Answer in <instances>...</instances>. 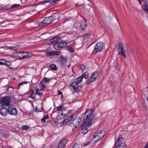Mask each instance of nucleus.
<instances>
[{"mask_svg":"<svg viewBox=\"0 0 148 148\" xmlns=\"http://www.w3.org/2000/svg\"><path fill=\"white\" fill-rule=\"evenodd\" d=\"M82 116L84 120L80 126V127L82 130V133L84 134L86 133L89 130L88 129L89 127L95 122V120L97 118L95 115H93L92 111L91 109H88L86 110V112L83 114Z\"/></svg>","mask_w":148,"mask_h":148,"instance_id":"nucleus-1","label":"nucleus"},{"mask_svg":"<svg viewBox=\"0 0 148 148\" xmlns=\"http://www.w3.org/2000/svg\"><path fill=\"white\" fill-rule=\"evenodd\" d=\"M61 39L62 37H60L53 38L47 42V44L53 43V47L57 50L64 48L66 45L67 43L65 41H62Z\"/></svg>","mask_w":148,"mask_h":148,"instance_id":"nucleus-2","label":"nucleus"},{"mask_svg":"<svg viewBox=\"0 0 148 148\" xmlns=\"http://www.w3.org/2000/svg\"><path fill=\"white\" fill-rule=\"evenodd\" d=\"M44 82H46V77H44L43 79H42L40 81L39 85V88H37L35 89V90L36 95H42V93L39 92V91L43 90L45 87V84L44 83Z\"/></svg>","mask_w":148,"mask_h":148,"instance_id":"nucleus-3","label":"nucleus"},{"mask_svg":"<svg viewBox=\"0 0 148 148\" xmlns=\"http://www.w3.org/2000/svg\"><path fill=\"white\" fill-rule=\"evenodd\" d=\"M81 120L80 117L79 116H76L73 118L71 121V123L69 125L72 127H74L75 129L79 125L81 122Z\"/></svg>","mask_w":148,"mask_h":148,"instance_id":"nucleus-4","label":"nucleus"},{"mask_svg":"<svg viewBox=\"0 0 148 148\" xmlns=\"http://www.w3.org/2000/svg\"><path fill=\"white\" fill-rule=\"evenodd\" d=\"M83 78L81 76L77 78L75 80V82H73L71 85V87L73 90L74 91H77L78 88V84L82 82Z\"/></svg>","mask_w":148,"mask_h":148,"instance_id":"nucleus-5","label":"nucleus"},{"mask_svg":"<svg viewBox=\"0 0 148 148\" xmlns=\"http://www.w3.org/2000/svg\"><path fill=\"white\" fill-rule=\"evenodd\" d=\"M118 47L117 49L119 51L118 54H120L125 58H126V56L125 54V51L124 50V47L123 44L121 42L117 44Z\"/></svg>","mask_w":148,"mask_h":148,"instance_id":"nucleus-6","label":"nucleus"},{"mask_svg":"<svg viewBox=\"0 0 148 148\" xmlns=\"http://www.w3.org/2000/svg\"><path fill=\"white\" fill-rule=\"evenodd\" d=\"M10 97L7 96L4 97L1 100L0 103L2 104L1 106H3V107L10 106Z\"/></svg>","mask_w":148,"mask_h":148,"instance_id":"nucleus-7","label":"nucleus"},{"mask_svg":"<svg viewBox=\"0 0 148 148\" xmlns=\"http://www.w3.org/2000/svg\"><path fill=\"white\" fill-rule=\"evenodd\" d=\"M99 72L95 71L92 74L91 76L89 78L86 82V84L88 85L90 83L94 82L97 79V77L98 75Z\"/></svg>","mask_w":148,"mask_h":148,"instance_id":"nucleus-8","label":"nucleus"},{"mask_svg":"<svg viewBox=\"0 0 148 148\" xmlns=\"http://www.w3.org/2000/svg\"><path fill=\"white\" fill-rule=\"evenodd\" d=\"M8 113L13 115H16L17 114V110L15 107L12 106H9L8 107Z\"/></svg>","mask_w":148,"mask_h":148,"instance_id":"nucleus-9","label":"nucleus"},{"mask_svg":"<svg viewBox=\"0 0 148 148\" xmlns=\"http://www.w3.org/2000/svg\"><path fill=\"white\" fill-rule=\"evenodd\" d=\"M103 47V44L102 42H100L97 43L95 47L94 52L95 53L101 51Z\"/></svg>","mask_w":148,"mask_h":148,"instance_id":"nucleus-10","label":"nucleus"},{"mask_svg":"<svg viewBox=\"0 0 148 148\" xmlns=\"http://www.w3.org/2000/svg\"><path fill=\"white\" fill-rule=\"evenodd\" d=\"M102 132H104V130H99L97 132L95 133V134L93 135V136L95 138L96 136H98L99 138L97 139L95 141V142H93V145H95V143L97 142L100 140L102 138H103L105 136V134H103L102 135H99L100 134L102 133Z\"/></svg>","mask_w":148,"mask_h":148,"instance_id":"nucleus-11","label":"nucleus"},{"mask_svg":"<svg viewBox=\"0 0 148 148\" xmlns=\"http://www.w3.org/2000/svg\"><path fill=\"white\" fill-rule=\"evenodd\" d=\"M73 114L71 115L70 116L68 117L66 119H64L62 123V125L64 126L67 124V125H69L71 123V121L73 118Z\"/></svg>","mask_w":148,"mask_h":148,"instance_id":"nucleus-12","label":"nucleus"},{"mask_svg":"<svg viewBox=\"0 0 148 148\" xmlns=\"http://www.w3.org/2000/svg\"><path fill=\"white\" fill-rule=\"evenodd\" d=\"M68 141V140L65 138L61 140L59 142L57 148H64Z\"/></svg>","mask_w":148,"mask_h":148,"instance_id":"nucleus-13","label":"nucleus"},{"mask_svg":"<svg viewBox=\"0 0 148 148\" xmlns=\"http://www.w3.org/2000/svg\"><path fill=\"white\" fill-rule=\"evenodd\" d=\"M8 107L4 106H1L0 109V113L3 116H5L8 113Z\"/></svg>","mask_w":148,"mask_h":148,"instance_id":"nucleus-14","label":"nucleus"},{"mask_svg":"<svg viewBox=\"0 0 148 148\" xmlns=\"http://www.w3.org/2000/svg\"><path fill=\"white\" fill-rule=\"evenodd\" d=\"M148 105V97L142 98V106L143 108L147 109Z\"/></svg>","mask_w":148,"mask_h":148,"instance_id":"nucleus-15","label":"nucleus"},{"mask_svg":"<svg viewBox=\"0 0 148 148\" xmlns=\"http://www.w3.org/2000/svg\"><path fill=\"white\" fill-rule=\"evenodd\" d=\"M60 63L62 66H64L66 65L67 61V59L64 58L62 55L60 56Z\"/></svg>","mask_w":148,"mask_h":148,"instance_id":"nucleus-16","label":"nucleus"},{"mask_svg":"<svg viewBox=\"0 0 148 148\" xmlns=\"http://www.w3.org/2000/svg\"><path fill=\"white\" fill-rule=\"evenodd\" d=\"M148 87L143 90L142 98L148 97Z\"/></svg>","mask_w":148,"mask_h":148,"instance_id":"nucleus-17","label":"nucleus"},{"mask_svg":"<svg viewBox=\"0 0 148 148\" xmlns=\"http://www.w3.org/2000/svg\"><path fill=\"white\" fill-rule=\"evenodd\" d=\"M117 145L115 148H126L127 146L125 143H116L115 146Z\"/></svg>","mask_w":148,"mask_h":148,"instance_id":"nucleus-18","label":"nucleus"},{"mask_svg":"<svg viewBox=\"0 0 148 148\" xmlns=\"http://www.w3.org/2000/svg\"><path fill=\"white\" fill-rule=\"evenodd\" d=\"M53 18L52 16L47 17V25L51 23L53 21Z\"/></svg>","mask_w":148,"mask_h":148,"instance_id":"nucleus-19","label":"nucleus"},{"mask_svg":"<svg viewBox=\"0 0 148 148\" xmlns=\"http://www.w3.org/2000/svg\"><path fill=\"white\" fill-rule=\"evenodd\" d=\"M49 68L50 69L54 71H56L57 69V67L54 64H50L49 66Z\"/></svg>","mask_w":148,"mask_h":148,"instance_id":"nucleus-20","label":"nucleus"},{"mask_svg":"<svg viewBox=\"0 0 148 148\" xmlns=\"http://www.w3.org/2000/svg\"><path fill=\"white\" fill-rule=\"evenodd\" d=\"M65 114L62 113L58 115L56 118V119L58 121H60L65 116Z\"/></svg>","mask_w":148,"mask_h":148,"instance_id":"nucleus-21","label":"nucleus"},{"mask_svg":"<svg viewBox=\"0 0 148 148\" xmlns=\"http://www.w3.org/2000/svg\"><path fill=\"white\" fill-rule=\"evenodd\" d=\"M46 18L41 22L38 23V25L40 26H45L46 25V22L45 20Z\"/></svg>","mask_w":148,"mask_h":148,"instance_id":"nucleus-22","label":"nucleus"},{"mask_svg":"<svg viewBox=\"0 0 148 148\" xmlns=\"http://www.w3.org/2000/svg\"><path fill=\"white\" fill-rule=\"evenodd\" d=\"M117 142L118 143H125L124 138L123 137H119L117 140Z\"/></svg>","mask_w":148,"mask_h":148,"instance_id":"nucleus-23","label":"nucleus"},{"mask_svg":"<svg viewBox=\"0 0 148 148\" xmlns=\"http://www.w3.org/2000/svg\"><path fill=\"white\" fill-rule=\"evenodd\" d=\"M0 60H2L4 61L5 63V64L4 65H6L8 66H10L11 65V63L10 61H6L4 59H0Z\"/></svg>","mask_w":148,"mask_h":148,"instance_id":"nucleus-24","label":"nucleus"},{"mask_svg":"<svg viewBox=\"0 0 148 148\" xmlns=\"http://www.w3.org/2000/svg\"><path fill=\"white\" fill-rule=\"evenodd\" d=\"M38 106H36L35 107V111L37 112H42L43 110V109L42 108H39Z\"/></svg>","mask_w":148,"mask_h":148,"instance_id":"nucleus-25","label":"nucleus"},{"mask_svg":"<svg viewBox=\"0 0 148 148\" xmlns=\"http://www.w3.org/2000/svg\"><path fill=\"white\" fill-rule=\"evenodd\" d=\"M87 26V24L82 22L80 25V27L82 30H84L86 29Z\"/></svg>","mask_w":148,"mask_h":148,"instance_id":"nucleus-26","label":"nucleus"},{"mask_svg":"<svg viewBox=\"0 0 148 148\" xmlns=\"http://www.w3.org/2000/svg\"><path fill=\"white\" fill-rule=\"evenodd\" d=\"M89 73L87 72H86L84 73H83L81 75L82 78H87L88 76Z\"/></svg>","mask_w":148,"mask_h":148,"instance_id":"nucleus-27","label":"nucleus"},{"mask_svg":"<svg viewBox=\"0 0 148 148\" xmlns=\"http://www.w3.org/2000/svg\"><path fill=\"white\" fill-rule=\"evenodd\" d=\"M13 88L11 86H9L7 89V91L8 92L9 94H11L13 91Z\"/></svg>","mask_w":148,"mask_h":148,"instance_id":"nucleus-28","label":"nucleus"},{"mask_svg":"<svg viewBox=\"0 0 148 148\" xmlns=\"http://www.w3.org/2000/svg\"><path fill=\"white\" fill-rule=\"evenodd\" d=\"M27 54L26 55L27 56V58H31L33 55V53L32 52H27Z\"/></svg>","mask_w":148,"mask_h":148,"instance_id":"nucleus-29","label":"nucleus"},{"mask_svg":"<svg viewBox=\"0 0 148 148\" xmlns=\"http://www.w3.org/2000/svg\"><path fill=\"white\" fill-rule=\"evenodd\" d=\"M66 49L69 51L73 52L74 51V50L70 46H67L66 47Z\"/></svg>","mask_w":148,"mask_h":148,"instance_id":"nucleus-30","label":"nucleus"},{"mask_svg":"<svg viewBox=\"0 0 148 148\" xmlns=\"http://www.w3.org/2000/svg\"><path fill=\"white\" fill-rule=\"evenodd\" d=\"M54 55V51H47V56H52Z\"/></svg>","mask_w":148,"mask_h":148,"instance_id":"nucleus-31","label":"nucleus"},{"mask_svg":"<svg viewBox=\"0 0 148 148\" xmlns=\"http://www.w3.org/2000/svg\"><path fill=\"white\" fill-rule=\"evenodd\" d=\"M54 123L53 121L52 122L51 121H47V124L48 125H51V126H53L54 124Z\"/></svg>","mask_w":148,"mask_h":148,"instance_id":"nucleus-32","label":"nucleus"},{"mask_svg":"<svg viewBox=\"0 0 148 148\" xmlns=\"http://www.w3.org/2000/svg\"><path fill=\"white\" fill-rule=\"evenodd\" d=\"M27 83H28L27 82H26V81L23 82H22L20 83H19L18 84V89L19 88V87L20 86H21L24 84H27Z\"/></svg>","mask_w":148,"mask_h":148,"instance_id":"nucleus-33","label":"nucleus"},{"mask_svg":"<svg viewBox=\"0 0 148 148\" xmlns=\"http://www.w3.org/2000/svg\"><path fill=\"white\" fill-rule=\"evenodd\" d=\"M19 6V4H14L10 8V9H13L14 8H16Z\"/></svg>","mask_w":148,"mask_h":148,"instance_id":"nucleus-34","label":"nucleus"},{"mask_svg":"<svg viewBox=\"0 0 148 148\" xmlns=\"http://www.w3.org/2000/svg\"><path fill=\"white\" fill-rule=\"evenodd\" d=\"M22 129L23 130H27L29 128V127L27 125H23L21 127Z\"/></svg>","mask_w":148,"mask_h":148,"instance_id":"nucleus-35","label":"nucleus"},{"mask_svg":"<svg viewBox=\"0 0 148 148\" xmlns=\"http://www.w3.org/2000/svg\"><path fill=\"white\" fill-rule=\"evenodd\" d=\"M46 119V115H45L41 119V122L44 123L45 122Z\"/></svg>","mask_w":148,"mask_h":148,"instance_id":"nucleus-36","label":"nucleus"},{"mask_svg":"<svg viewBox=\"0 0 148 148\" xmlns=\"http://www.w3.org/2000/svg\"><path fill=\"white\" fill-rule=\"evenodd\" d=\"M144 6V7L143 8V10L148 9V5H147V4L146 3L145 4Z\"/></svg>","mask_w":148,"mask_h":148,"instance_id":"nucleus-37","label":"nucleus"},{"mask_svg":"<svg viewBox=\"0 0 148 148\" xmlns=\"http://www.w3.org/2000/svg\"><path fill=\"white\" fill-rule=\"evenodd\" d=\"M91 143H92L91 140L90 141L88 142L87 143L84 144L83 145V146L85 147V146H87L88 144H90V146H91V145H90V144Z\"/></svg>","mask_w":148,"mask_h":148,"instance_id":"nucleus-38","label":"nucleus"},{"mask_svg":"<svg viewBox=\"0 0 148 148\" xmlns=\"http://www.w3.org/2000/svg\"><path fill=\"white\" fill-rule=\"evenodd\" d=\"M61 54V52L59 51H54V54L57 56L60 55Z\"/></svg>","mask_w":148,"mask_h":148,"instance_id":"nucleus-39","label":"nucleus"},{"mask_svg":"<svg viewBox=\"0 0 148 148\" xmlns=\"http://www.w3.org/2000/svg\"><path fill=\"white\" fill-rule=\"evenodd\" d=\"M63 106H60L59 107H58L57 108V110L58 111H61L63 109Z\"/></svg>","mask_w":148,"mask_h":148,"instance_id":"nucleus-40","label":"nucleus"},{"mask_svg":"<svg viewBox=\"0 0 148 148\" xmlns=\"http://www.w3.org/2000/svg\"><path fill=\"white\" fill-rule=\"evenodd\" d=\"M20 46L16 45V46L13 47V49L14 50H16L18 49V48Z\"/></svg>","mask_w":148,"mask_h":148,"instance_id":"nucleus-41","label":"nucleus"},{"mask_svg":"<svg viewBox=\"0 0 148 148\" xmlns=\"http://www.w3.org/2000/svg\"><path fill=\"white\" fill-rule=\"evenodd\" d=\"M90 36V34H89V33H84L83 34V36L88 37V36Z\"/></svg>","mask_w":148,"mask_h":148,"instance_id":"nucleus-42","label":"nucleus"},{"mask_svg":"<svg viewBox=\"0 0 148 148\" xmlns=\"http://www.w3.org/2000/svg\"><path fill=\"white\" fill-rule=\"evenodd\" d=\"M80 67L82 71H83L84 69L85 68V66L83 65H81Z\"/></svg>","mask_w":148,"mask_h":148,"instance_id":"nucleus-43","label":"nucleus"},{"mask_svg":"<svg viewBox=\"0 0 148 148\" xmlns=\"http://www.w3.org/2000/svg\"><path fill=\"white\" fill-rule=\"evenodd\" d=\"M35 97V96L34 94H31L29 96V97L30 98L32 99H34Z\"/></svg>","mask_w":148,"mask_h":148,"instance_id":"nucleus-44","label":"nucleus"},{"mask_svg":"<svg viewBox=\"0 0 148 148\" xmlns=\"http://www.w3.org/2000/svg\"><path fill=\"white\" fill-rule=\"evenodd\" d=\"M72 148H79V146L77 144H75Z\"/></svg>","mask_w":148,"mask_h":148,"instance_id":"nucleus-45","label":"nucleus"},{"mask_svg":"<svg viewBox=\"0 0 148 148\" xmlns=\"http://www.w3.org/2000/svg\"><path fill=\"white\" fill-rule=\"evenodd\" d=\"M25 58H27V56L26 55L25 56H23L22 57H19V58L20 60L23 59Z\"/></svg>","mask_w":148,"mask_h":148,"instance_id":"nucleus-46","label":"nucleus"},{"mask_svg":"<svg viewBox=\"0 0 148 148\" xmlns=\"http://www.w3.org/2000/svg\"><path fill=\"white\" fill-rule=\"evenodd\" d=\"M58 95H61L62 97V93L60 90H59L58 91Z\"/></svg>","mask_w":148,"mask_h":148,"instance_id":"nucleus-47","label":"nucleus"},{"mask_svg":"<svg viewBox=\"0 0 148 148\" xmlns=\"http://www.w3.org/2000/svg\"><path fill=\"white\" fill-rule=\"evenodd\" d=\"M44 34H42L41 35V36H40V38L42 39L43 40H45V38H43V35Z\"/></svg>","mask_w":148,"mask_h":148,"instance_id":"nucleus-48","label":"nucleus"},{"mask_svg":"<svg viewBox=\"0 0 148 148\" xmlns=\"http://www.w3.org/2000/svg\"><path fill=\"white\" fill-rule=\"evenodd\" d=\"M143 148H148V143H147Z\"/></svg>","mask_w":148,"mask_h":148,"instance_id":"nucleus-49","label":"nucleus"},{"mask_svg":"<svg viewBox=\"0 0 148 148\" xmlns=\"http://www.w3.org/2000/svg\"><path fill=\"white\" fill-rule=\"evenodd\" d=\"M31 93V94H34V91L33 89H31L30 90Z\"/></svg>","mask_w":148,"mask_h":148,"instance_id":"nucleus-50","label":"nucleus"},{"mask_svg":"<svg viewBox=\"0 0 148 148\" xmlns=\"http://www.w3.org/2000/svg\"><path fill=\"white\" fill-rule=\"evenodd\" d=\"M5 63L2 62H0V65H4Z\"/></svg>","mask_w":148,"mask_h":148,"instance_id":"nucleus-51","label":"nucleus"},{"mask_svg":"<svg viewBox=\"0 0 148 148\" xmlns=\"http://www.w3.org/2000/svg\"><path fill=\"white\" fill-rule=\"evenodd\" d=\"M9 48L11 49H13V47H9Z\"/></svg>","mask_w":148,"mask_h":148,"instance_id":"nucleus-52","label":"nucleus"},{"mask_svg":"<svg viewBox=\"0 0 148 148\" xmlns=\"http://www.w3.org/2000/svg\"><path fill=\"white\" fill-rule=\"evenodd\" d=\"M51 79L50 78H47V82H48L49 81L51 80Z\"/></svg>","mask_w":148,"mask_h":148,"instance_id":"nucleus-53","label":"nucleus"},{"mask_svg":"<svg viewBox=\"0 0 148 148\" xmlns=\"http://www.w3.org/2000/svg\"><path fill=\"white\" fill-rule=\"evenodd\" d=\"M104 132H102V133H101V134H99V135H102L103 134H104Z\"/></svg>","mask_w":148,"mask_h":148,"instance_id":"nucleus-54","label":"nucleus"},{"mask_svg":"<svg viewBox=\"0 0 148 148\" xmlns=\"http://www.w3.org/2000/svg\"><path fill=\"white\" fill-rule=\"evenodd\" d=\"M21 53H26L27 52H25V51H23V52H21Z\"/></svg>","mask_w":148,"mask_h":148,"instance_id":"nucleus-55","label":"nucleus"},{"mask_svg":"<svg viewBox=\"0 0 148 148\" xmlns=\"http://www.w3.org/2000/svg\"><path fill=\"white\" fill-rule=\"evenodd\" d=\"M138 1L139 2V3L140 4H141V2L140 1V0H138Z\"/></svg>","mask_w":148,"mask_h":148,"instance_id":"nucleus-56","label":"nucleus"},{"mask_svg":"<svg viewBox=\"0 0 148 148\" xmlns=\"http://www.w3.org/2000/svg\"><path fill=\"white\" fill-rule=\"evenodd\" d=\"M49 118V116L47 115V119H48Z\"/></svg>","mask_w":148,"mask_h":148,"instance_id":"nucleus-57","label":"nucleus"},{"mask_svg":"<svg viewBox=\"0 0 148 148\" xmlns=\"http://www.w3.org/2000/svg\"><path fill=\"white\" fill-rule=\"evenodd\" d=\"M13 79H15V77H13Z\"/></svg>","mask_w":148,"mask_h":148,"instance_id":"nucleus-58","label":"nucleus"},{"mask_svg":"<svg viewBox=\"0 0 148 148\" xmlns=\"http://www.w3.org/2000/svg\"><path fill=\"white\" fill-rule=\"evenodd\" d=\"M84 20H85V22H86V20L85 19Z\"/></svg>","mask_w":148,"mask_h":148,"instance_id":"nucleus-59","label":"nucleus"},{"mask_svg":"<svg viewBox=\"0 0 148 148\" xmlns=\"http://www.w3.org/2000/svg\"><path fill=\"white\" fill-rule=\"evenodd\" d=\"M19 53H21V52H19Z\"/></svg>","mask_w":148,"mask_h":148,"instance_id":"nucleus-60","label":"nucleus"},{"mask_svg":"<svg viewBox=\"0 0 148 148\" xmlns=\"http://www.w3.org/2000/svg\"><path fill=\"white\" fill-rule=\"evenodd\" d=\"M88 5L89 6H90V5L89 4Z\"/></svg>","mask_w":148,"mask_h":148,"instance_id":"nucleus-61","label":"nucleus"},{"mask_svg":"<svg viewBox=\"0 0 148 148\" xmlns=\"http://www.w3.org/2000/svg\"><path fill=\"white\" fill-rule=\"evenodd\" d=\"M46 1H45V3H46Z\"/></svg>","mask_w":148,"mask_h":148,"instance_id":"nucleus-62","label":"nucleus"},{"mask_svg":"<svg viewBox=\"0 0 148 148\" xmlns=\"http://www.w3.org/2000/svg\"><path fill=\"white\" fill-rule=\"evenodd\" d=\"M72 129L73 130H74V129L73 128H72Z\"/></svg>","mask_w":148,"mask_h":148,"instance_id":"nucleus-63","label":"nucleus"}]
</instances>
